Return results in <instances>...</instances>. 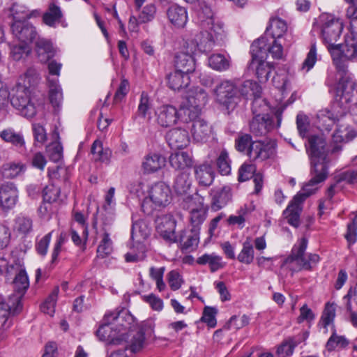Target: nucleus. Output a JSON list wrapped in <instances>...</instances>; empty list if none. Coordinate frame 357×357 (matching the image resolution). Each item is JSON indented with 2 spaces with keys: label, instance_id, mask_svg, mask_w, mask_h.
I'll return each mask as SVG.
<instances>
[{
  "label": "nucleus",
  "instance_id": "864d4df0",
  "mask_svg": "<svg viewBox=\"0 0 357 357\" xmlns=\"http://www.w3.org/2000/svg\"><path fill=\"white\" fill-rule=\"evenodd\" d=\"M342 301L346 310H357V282L354 287L349 289Z\"/></svg>",
  "mask_w": 357,
  "mask_h": 357
},
{
  "label": "nucleus",
  "instance_id": "58836bf2",
  "mask_svg": "<svg viewBox=\"0 0 357 357\" xmlns=\"http://www.w3.org/2000/svg\"><path fill=\"white\" fill-rule=\"evenodd\" d=\"M146 246L143 241L134 242L130 251L125 255L127 262H137L143 260L146 257Z\"/></svg>",
  "mask_w": 357,
  "mask_h": 357
},
{
  "label": "nucleus",
  "instance_id": "338daca9",
  "mask_svg": "<svg viewBox=\"0 0 357 357\" xmlns=\"http://www.w3.org/2000/svg\"><path fill=\"white\" fill-rule=\"evenodd\" d=\"M10 13L13 22L17 20H29L32 15L24 6L17 3H13Z\"/></svg>",
  "mask_w": 357,
  "mask_h": 357
},
{
  "label": "nucleus",
  "instance_id": "473e14b6",
  "mask_svg": "<svg viewBox=\"0 0 357 357\" xmlns=\"http://www.w3.org/2000/svg\"><path fill=\"white\" fill-rule=\"evenodd\" d=\"M170 165L175 169H184L192 165V160L186 152L172 153L169 157Z\"/></svg>",
  "mask_w": 357,
  "mask_h": 357
},
{
  "label": "nucleus",
  "instance_id": "72a5a7b5",
  "mask_svg": "<svg viewBox=\"0 0 357 357\" xmlns=\"http://www.w3.org/2000/svg\"><path fill=\"white\" fill-rule=\"evenodd\" d=\"M197 263L199 265L208 264L212 273L217 271L224 266L222 263V257L217 255L215 253L204 254L197 258Z\"/></svg>",
  "mask_w": 357,
  "mask_h": 357
},
{
  "label": "nucleus",
  "instance_id": "c85d7f7f",
  "mask_svg": "<svg viewBox=\"0 0 357 357\" xmlns=\"http://www.w3.org/2000/svg\"><path fill=\"white\" fill-rule=\"evenodd\" d=\"M167 15L169 21L177 27H183L188 21L186 9L178 5L170 6Z\"/></svg>",
  "mask_w": 357,
  "mask_h": 357
},
{
  "label": "nucleus",
  "instance_id": "393cba45",
  "mask_svg": "<svg viewBox=\"0 0 357 357\" xmlns=\"http://www.w3.org/2000/svg\"><path fill=\"white\" fill-rule=\"evenodd\" d=\"M186 102H184L190 107L202 109L208 101V95L202 88L195 87L188 91Z\"/></svg>",
  "mask_w": 357,
  "mask_h": 357
},
{
  "label": "nucleus",
  "instance_id": "603ef678",
  "mask_svg": "<svg viewBox=\"0 0 357 357\" xmlns=\"http://www.w3.org/2000/svg\"><path fill=\"white\" fill-rule=\"evenodd\" d=\"M216 165L222 175H228L231 172V160L226 149H222L219 153L216 160Z\"/></svg>",
  "mask_w": 357,
  "mask_h": 357
},
{
  "label": "nucleus",
  "instance_id": "b1692460",
  "mask_svg": "<svg viewBox=\"0 0 357 357\" xmlns=\"http://www.w3.org/2000/svg\"><path fill=\"white\" fill-rule=\"evenodd\" d=\"M165 162V158L160 154L151 153L144 157L142 166L145 174H151L162 168Z\"/></svg>",
  "mask_w": 357,
  "mask_h": 357
},
{
  "label": "nucleus",
  "instance_id": "13d9d810",
  "mask_svg": "<svg viewBox=\"0 0 357 357\" xmlns=\"http://www.w3.org/2000/svg\"><path fill=\"white\" fill-rule=\"evenodd\" d=\"M218 312L216 307L209 306L204 307L201 321L206 323L208 327L215 328L217 324L215 316Z\"/></svg>",
  "mask_w": 357,
  "mask_h": 357
},
{
  "label": "nucleus",
  "instance_id": "cd10ccee",
  "mask_svg": "<svg viewBox=\"0 0 357 357\" xmlns=\"http://www.w3.org/2000/svg\"><path fill=\"white\" fill-rule=\"evenodd\" d=\"M191 132L194 140L203 142L208 139L211 133V128L204 119H198L192 123Z\"/></svg>",
  "mask_w": 357,
  "mask_h": 357
},
{
  "label": "nucleus",
  "instance_id": "e433bc0d",
  "mask_svg": "<svg viewBox=\"0 0 357 357\" xmlns=\"http://www.w3.org/2000/svg\"><path fill=\"white\" fill-rule=\"evenodd\" d=\"M153 107V100L149 97L148 93L142 91L139 98V102L137 107V114L143 119L147 118L151 120L150 111Z\"/></svg>",
  "mask_w": 357,
  "mask_h": 357
},
{
  "label": "nucleus",
  "instance_id": "0eeeda50",
  "mask_svg": "<svg viewBox=\"0 0 357 357\" xmlns=\"http://www.w3.org/2000/svg\"><path fill=\"white\" fill-rule=\"evenodd\" d=\"M326 47L331 54L334 64L339 70L344 71L345 70L342 58L357 61V42L355 40L345 39V43L343 45L335 43Z\"/></svg>",
  "mask_w": 357,
  "mask_h": 357
},
{
  "label": "nucleus",
  "instance_id": "bb28decb",
  "mask_svg": "<svg viewBox=\"0 0 357 357\" xmlns=\"http://www.w3.org/2000/svg\"><path fill=\"white\" fill-rule=\"evenodd\" d=\"M35 40L36 51L41 62H46L54 56V47L50 40L40 37H36Z\"/></svg>",
  "mask_w": 357,
  "mask_h": 357
},
{
  "label": "nucleus",
  "instance_id": "c756f323",
  "mask_svg": "<svg viewBox=\"0 0 357 357\" xmlns=\"http://www.w3.org/2000/svg\"><path fill=\"white\" fill-rule=\"evenodd\" d=\"M190 173L186 171H182L177 174L174 179L173 188L177 195H186L190 189L191 180Z\"/></svg>",
  "mask_w": 357,
  "mask_h": 357
},
{
  "label": "nucleus",
  "instance_id": "680f3d73",
  "mask_svg": "<svg viewBox=\"0 0 357 357\" xmlns=\"http://www.w3.org/2000/svg\"><path fill=\"white\" fill-rule=\"evenodd\" d=\"M317 61V52L315 43H312L310 49L307 54L305 59L302 63L301 70L305 72L310 71L314 66Z\"/></svg>",
  "mask_w": 357,
  "mask_h": 357
},
{
  "label": "nucleus",
  "instance_id": "a211bd4d",
  "mask_svg": "<svg viewBox=\"0 0 357 357\" xmlns=\"http://www.w3.org/2000/svg\"><path fill=\"white\" fill-rule=\"evenodd\" d=\"M199 241V225H192L190 229H184L178 235V243L183 251H192L197 248Z\"/></svg>",
  "mask_w": 357,
  "mask_h": 357
},
{
  "label": "nucleus",
  "instance_id": "6e6552de",
  "mask_svg": "<svg viewBox=\"0 0 357 357\" xmlns=\"http://www.w3.org/2000/svg\"><path fill=\"white\" fill-rule=\"evenodd\" d=\"M281 121L282 112L278 111L274 115L254 116L250 122V131L256 137L265 136L274 128H278Z\"/></svg>",
  "mask_w": 357,
  "mask_h": 357
},
{
  "label": "nucleus",
  "instance_id": "ddd939ff",
  "mask_svg": "<svg viewBox=\"0 0 357 357\" xmlns=\"http://www.w3.org/2000/svg\"><path fill=\"white\" fill-rule=\"evenodd\" d=\"M256 47L255 45H252L250 47L252 60L249 64V69L255 72L260 82H266L271 74L273 66L265 61L266 58H261V55L257 52Z\"/></svg>",
  "mask_w": 357,
  "mask_h": 357
},
{
  "label": "nucleus",
  "instance_id": "774afa93",
  "mask_svg": "<svg viewBox=\"0 0 357 357\" xmlns=\"http://www.w3.org/2000/svg\"><path fill=\"white\" fill-rule=\"evenodd\" d=\"M39 75L34 68H29L24 73L23 86H27L29 89L35 86L39 82Z\"/></svg>",
  "mask_w": 357,
  "mask_h": 357
},
{
  "label": "nucleus",
  "instance_id": "4468645a",
  "mask_svg": "<svg viewBox=\"0 0 357 357\" xmlns=\"http://www.w3.org/2000/svg\"><path fill=\"white\" fill-rule=\"evenodd\" d=\"M252 45L257 46V52L261 55V58H267L268 54L275 59H280L282 57V45L278 39H272V41L269 42L266 36H261L255 40Z\"/></svg>",
  "mask_w": 357,
  "mask_h": 357
},
{
  "label": "nucleus",
  "instance_id": "37998d69",
  "mask_svg": "<svg viewBox=\"0 0 357 357\" xmlns=\"http://www.w3.org/2000/svg\"><path fill=\"white\" fill-rule=\"evenodd\" d=\"M208 65L213 70L225 71L230 67V59L222 54H214L208 58Z\"/></svg>",
  "mask_w": 357,
  "mask_h": 357
},
{
  "label": "nucleus",
  "instance_id": "c9c22d12",
  "mask_svg": "<svg viewBox=\"0 0 357 357\" xmlns=\"http://www.w3.org/2000/svg\"><path fill=\"white\" fill-rule=\"evenodd\" d=\"M287 23L279 17H273L270 21V24L266 29V32H270L272 39L280 40L287 31Z\"/></svg>",
  "mask_w": 357,
  "mask_h": 357
},
{
  "label": "nucleus",
  "instance_id": "49530a36",
  "mask_svg": "<svg viewBox=\"0 0 357 357\" xmlns=\"http://www.w3.org/2000/svg\"><path fill=\"white\" fill-rule=\"evenodd\" d=\"M91 153L96 161L107 162L111 157L112 152L109 149H103L102 144L96 140L91 146Z\"/></svg>",
  "mask_w": 357,
  "mask_h": 357
},
{
  "label": "nucleus",
  "instance_id": "a878e982",
  "mask_svg": "<svg viewBox=\"0 0 357 357\" xmlns=\"http://www.w3.org/2000/svg\"><path fill=\"white\" fill-rule=\"evenodd\" d=\"M168 86L174 91H181L187 88L190 83V79L188 75L175 70L170 73L167 77Z\"/></svg>",
  "mask_w": 357,
  "mask_h": 357
},
{
  "label": "nucleus",
  "instance_id": "bf43d9fd",
  "mask_svg": "<svg viewBox=\"0 0 357 357\" xmlns=\"http://www.w3.org/2000/svg\"><path fill=\"white\" fill-rule=\"evenodd\" d=\"M349 344V341L344 336L337 335L334 330L328 340L326 347L328 351H333L337 347H345Z\"/></svg>",
  "mask_w": 357,
  "mask_h": 357
},
{
  "label": "nucleus",
  "instance_id": "09e8293b",
  "mask_svg": "<svg viewBox=\"0 0 357 357\" xmlns=\"http://www.w3.org/2000/svg\"><path fill=\"white\" fill-rule=\"evenodd\" d=\"M25 170V165L22 162H9L4 164L2 167L1 174L4 177L13 178Z\"/></svg>",
  "mask_w": 357,
  "mask_h": 357
},
{
  "label": "nucleus",
  "instance_id": "f03ea898",
  "mask_svg": "<svg viewBox=\"0 0 357 357\" xmlns=\"http://www.w3.org/2000/svg\"><path fill=\"white\" fill-rule=\"evenodd\" d=\"M349 112L357 124V82L341 78L335 87L331 110H323L317 114V126L321 130L330 131Z\"/></svg>",
  "mask_w": 357,
  "mask_h": 357
},
{
  "label": "nucleus",
  "instance_id": "5701e85b",
  "mask_svg": "<svg viewBox=\"0 0 357 357\" xmlns=\"http://www.w3.org/2000/svg\"><path fill=\"white\" fill-rule=\"evenodd\" d=\"M211 195L212 197L211 208L214 211H218L224 207L231 198L230 188L227 186L213 189Z\"/></svg>",
  "mask_w": 357,
  "mask_h": 357
},
{
  "label": "nucleus",
  "instance_id": "4be33fe9",
  "mask_svg": "<svg viewBox=\"0 0 357 357\" xmlns=\"http://www.w3.org/2000/svg\"><path fill=\"white\" fill-rule=\"evenodd\" d=\"M194 169L196 179L199 185L209 186L212 184L214 180L215 172L211 164L204 162L195 166Z\"/></svg>",
  "mask_w": 357,
  "mask_h": 357
},
{
  "label": "nucleus",
  "instance_id": "f257e3e1",
  "mask_svg": "<svg viewBox=\"0 0 357 357\" xmlns=\"http://www.w3.org/2000/svg\"><path fill=\"white\" fill-rule=\"evenodd\" d=\"M306 151L310 161L311 178L303 184L301 190L294 197L283 211V216L287 223H296L298 221L303 202L317 191L319 184L324 182L328 175L330 159L324 137L318 135H310L306 145Z\"/></svg>",
  "mask_w": 357,
  "mask_h": 357
},
{
  "label": "nucleus",
  "instance_id": "0e129e2a",
  "mask_svg": "<svg viewBox=\"0 0 357 357\" xmlns=\"http://www.w3.org/2000/svg\"><path fill=\"white\" fill-rule=\"evenodd\" d=\"M256 167L252 163L244 162L238 169V181H245L256 174Z\"/></svg>",
  "mask_w": 357,
  "mask_h": 357
},
{
  "label": "nucleus",
  "instance_id": "a18cd8bd",
  "mask_svg": "<svg viewBox=\"0 0 357 357\" xmlns=\"http://www.w3.org/2000/svg\"><path fill=\"white\" fill-rule=\"evenodd\" d=\"M145 332V326L140 327L139 331L132 336L129 344L126 346V349H129L132 353L141 351L144 345Z\"/></svg>",
  "mask_w": 357,
  "mask_h": 357
},
{
  "label": "nucleus",
  "instance_id": "e2e57ef3",
  "mask_svg": "<svg viewBox=\"0 0 357 357\" xmlns=\"http://www.w3.org/2000/svg\"><path fill=\"white\" fill-rule=\"evenodd\" d=\"M269 105L265 99L255 97L252 101V111L254 116L268 114Z\"/></svg>",
  "mask_w": 357,
  "mask_h": 357
},
{
  "label": "nucleus",
  "instance_id": "9d476101",
  "mask_svg": "<svg viewBox=\"0 0 357 357\" xmlns=\"http://www.w3.org/2000/svg\"><path fill=\"white\" fill-rule=\"evenodd\" d=\"M200 26L204 29L201 32L202 38L197 43V47L202 52H209L214 45V40L212 32L214 31L213 19L211 10L205 7L202 12L199 14Z\"/></svg>",
  "mask_w": 357,
  "mask_h": 357
},
{
  "label": "nucleus",
  "instance_id": "c03bdc74",
  "mask_svg": "<svg viewBox=\"0 0 357 357\" xmlns=\"http://www.w3.org/2000/svg\"><path fill=\"white\" fill-rule=\"evenodd\" d=\"M254 211V206L252 204L248 206L245 205L243 208H241L237 215H230L227 219V222L229 224L231 223H244L245 222L253 221L251 218L252 213Z\"/></svg>",
  "mask_w": 357,
  "mask_h": 357
},
{
  "label": "nucleus",
  "instance_id": "39448f33",
  "mask_svg": "<svg viewBox=\"0 0 357 357\" xmlns=\"http://www.w3.org/2000/svg\"><path fill=\"white\" fill-rule=\"evenodd\" d=\"M308 240L305 236L298 239L294 245L291 255L287 257L282 263L281 268H284L294 261H296L301 269L311 271L313 266L319 261V256L317 254L310 253L307 258L305 252L307 249Z\"/></svg>",
  "mask_w": 357,
  "mask_h": 357
},
{
  "label": "nucleus",
  "instance_id": "7ed1b4c3",
  "mask_svg": "<svg viewBox=\"0 0 357 357\" xmlns=\"http://www.w3.org/2000/svg\"><path fill=\"white\" fill-rule=\"evenodd\" d=\"M13 293L6 302L1 301V318H4L1 328H8L12 325L10 317L19 314L22 310V299L29 287V280L24 268L19 264L8 265L6 270V280L12 279Z\"/></svg>",
  "mask_w": 357,
  "mask_h": 357
},
{
  "label": "nucleus",
  "instance_id": "423d86ee",
  "mask_svg": "<svg viewBox=\"0 0 357 357\" xmlns=\"http://www.w3.org/2000/svg\"><path fill=\"white\" fill-rule=\"evenodd\" d=\"M31 89L22 84H18L15 89L13 90L10 100H6V107L8 103L20 111L22 116L26 118H32L36 114V107L31 98Z\"/></svg>",
  "mask_w": 357,
  "mask_h": 357
},
{
  "label": "nucleus",
  "instance_id": "4d7b16f0",
  "mask_svg": "<svg viewBox=\"0 0 357 357\" xmlns=\"http://www.w3.org/2000/svg\"><path fill=\"white\" fill-rule=\"evenodd\" d=\"M58 292L59 288L56 287L41 305L40 308L43 313L53 316L54 313V307L56 303Z\"/></svg>",
  "mask_w": 357,
  "mask_h": 357
},
{
  "label": "nucleus",
  "instance_id": "f3484780",
  "mask_svg": "<svg viewBox=\"0 0 357 357\" xmlns=\"http://www.w3.org/2000/svg\"><path fill=\"white\" fill-rule=\"evenodd\" d=\"M150 201L156 206H166L172 200V192L169 187L163 182L152 185L149 190Z\"/></svg>",
  "mask_w": 357,
  "mask_h": 357
},
{
  "label": "nucleus",
  "instance_id": "4c0bfd02",
  "mask_svg": "<svg viewBox=\"0 0 357 357\" xmlns=\"http://www.w3.org/2000/svg\"><path fill=\"white\" fill-rule=\"evenodd\" d=\"M128 318V319H132L131 315H130L126 311H120V312H110L106 313L104 316L103 321L107 324H111L113 321H116L118 324L121 326V329L123 331H127L129 328V324L123 323V321Z\"/></svg>",
  "mask_w": 357,
  "mask_h": 357
},
{
  "label": "nucleus",
  "instance_id": "9b49d317",
  "mask_svg": "<svg viewBox=\"0 0 357 357\" xmlns=\"http://www.w3.org/2000/svg\"><path fill=\"white\" fill-rule=\"evenodd\" d=\"M236 87L234 80L218 82L213 90L216 101L227 109H233L238 103Z\"/></svg>",
  "mask_w": 357,
  "mask_h": 357
},
{
  "label": "nucleus",
  "instance_id": "de8ad7c7",
  "mask_svg": "<svg viewBox=\"0 0 357 357\" xmlns=\"http://www.w3.org/2000/svg\"><path fill=\"white\" fill-rule=\"evenodd\" d=\"M49 98L50 103L55 109H59L63 100L61 88L56 83V82L51 81L50 79H49Z\"/></svg>",
  "mask_w": 357,
  "mask_h": 357
},
{
  "label": "nucleus",
  "instance_id": "2eb2a0df",
  "mask_svg": "<svg viewBox=\"0 0 357 357\" xmlns=\"http://www.w3.org/2000/svg\"><path fill=\"white\" fill-rule=\"evenodd\" d=\"M155 121L160 127L168 128L176 124L179 119V112L172 105H162L154 111Z\"/></svg>",
  "mask_w": 357,
  "mask_h": 357
},
{
  "label": "nucleus",
  "instance_id": "2f4dec72",
  "mask_svg": "<svg viewBox=\"0 0 357 357\" xmlns=\"http://www.w3.org/2000/svg\"><path fill=\"white\" fill-rule=\"evenodd\" d=\"M63 13L60 7L54 3L49 5L48 9L43 15V22L51 27H55L56 24L60 22Z\"/></svg>",
  "mask_w": 357,
  "mask_h": 357
},
{
  "label": "nucleus",
  "instance_id": "ea45409f",
  "mask_svg": "<svg viewBox=\"0 0 357 357\" xmlns=\"http://www.w3.org/2000/svg\"><path fill=\"white\" fill-rule=\"evenodd\" d=\"M234 82H235V85L236 86V91L237 93L238 102L240 100L241 96H247L250 92H252V94H255V90H257L259 88L257 84L251 80H234Z\"/></svg>",
  "mask_w": 357,
  "mask_h": 357
},
{
  "label": "nucleus",
  "instance_id": "6ab92c4d",
  "mask_svg": "<svg viewBox=\"0 0 357 357\" xmlns=\"http://www.w3.org/2000/svg\"><path fill=\"white\" fill-rule=\"evenodd\" d=\"M357 137V131L349 126H338L332 136L333 143L335 144L331 152L333 153H338L342 150L340 143H347Z\"/></svg>",
  "mask_w": 357,
  "mask_h": 357
},
{
  "label": "nucleus",
  "instance_id": "dca6fc26",
  "mask_svg": "<svg viewBox=\"0 0 357 357\" xmlns=\"http://www.w3.org/2000/svg\"><path fill=\"white\" fill-rule=\"evenodd\" d=\"M97 336L100 340L107 341L110 344H120L123 342H126L128 335L126 331L123 329H114L110 324L104 322L96 331Z\"/></svg>",
  "mask_w": 357,
  "mask_h": 357
},
{
  "label": "nucleus",
  "instance_id": "20e7f679",
  "mask_svg": "<svg viewBox=\"0 0 357 357\" xmlns=\"http://www.w3.org/2000/svg\"><path fill=\"white\" fill-rule=\"evenodd\" d=\"M236 149L245 153L251 161H264L275 153L273 144L264 143L261 141L252 142V137L248 134L239 136L235 140Z\"/></svg>",
  "mask_w": 357,
  "mask_h": 357
},
{
  "label": "nucleus",
  "instance_id": "6e6d98bb",
  "mask_svg": "<svg viewBox=\"0 0 357 357\" xmlns=\"http://www.w3.org/2000/svg\"><path fill=\"white\" fill-rule=\"evenodd\" d=\"M61 190L60 188L53 183L45 186L43 191V201L45 203L51 204L57 201Z\"/></svg>",
  "mask_w": 357,
  "mask_h": 357
},
{
  "label": "nucleus",
  "instance_id": "3c124183",
  "mask_svg": "<svg viewBox=\"0 0 357 357\" xmlns=\"http://www.w3.org/2000/svg\"><path fill=\"white\" fill-rule=\"evenodd\" d=\"M149 225H132L131 238L133 242L144 241L151 234Z\"/></svg>",
  "mask_w": 357,
  "mask_h": 357
},
{
  "label": "nucleus",
  "instance_id": "052dcab7",
  "mask_svg": "<svg viewBox=\"0 0 357 357\" xmlns=\"http://www.w3.org/2000/svg\"><path fill=\"white\" fill-rule=\"evenodd\" d=\"M46 152L50 160L55 162H59L63 157V147L58 142L49 144L46 148Z\"/></svg>",
  "mask_w": 357,
  "mask_h": 357
},
{
  "label": "nucleus",
  "instance_id": "412c9836",
  "mask_svg": "<svg viewBox=\"0 0 357 357\" xmlns=\"http://www.w3.org/2000/svg\"><path fill=\"white\" fill-rule=\"evenodd\" d=\"M192 48L190 52H181L175 56V68L176 70L189 75L195 69V59L192 55Z\"/></svg>",
  "mask_w": 357,
  "mask_h": 357
},
{
  "label": "nucleus",
  "instance_id": "79ce46f5",
  "mask_svg": "<svg viewBox=\"0 0 357 357\" xmlns=\"http://www.w3.org/2000/svg\"><path fill=\"white\" fill-rule=\"evenodd\" d=\"M202 109L190 107L185 103L182 104L180 107L179 119L182 118L184 122L188 123V121L192 122L201 119L199 115L201 114Z\"/></svg>",
  "mask_w": 357,
  "mask_h": 357
},
{
  "label": "nucleus",
  "instance_id": "1a4fd4ad",
  "mask_svg": "<svg viewBox=\"0 0 357 357\" xmlns=\"http://www.w3.org/2000/svg\"><path fill=\"white\" fill-rule=\"evenodd\" d=\"M321 27V37L326 45H332L337 43L340 38L343 23L341 20L331 15H322Z\"/></svg>",
  "mask_w": 357,
  "mask_h": 357
},
{
  "label": "nucleus",
  "instance_id": "5fc2aeb1",
  "mask_svg": "<svg viewBox=\"0 0 357 357\" xmlns=\"http://www.w3.org/2000/svg\"><path fill=\"white\" fill-rule=\"evenodd\" d=\"M112 251V241L107 232L103 234L102 238L97 248V255L98 257L105 258Z\"/></svg>",
  "mask_w": 357,
  "mask_h": 357
},
{
  "label": "nucleus",
  "instance_id": "69168bd1",
  "mask_svg": "<svg viewBox=\"0 0 357 357\" xmlns=\"http://www.w3.org/2000/svg\"><path fill=\"white\" fill-rule=\"evenodd\" d=\"M31 52V48L28 43L13 45L10 50V55L15 61H19L27 56Z\"/></svg>",
  "mask_w": 357,
  "mask_h": 357
},
{
  "label": "nucleus",
  "instance_id": "aec40b11",
  "mask_svg": "<svg viewBox=\"0 0 357 357\" xmlns=\"http://www.w3.org/2000/svg\"><path fill=\"white\" fill-rule=\"evenodd\" d=\"M165 137L168 145L172 149H182L190 144V136L185 129H172L167 132Z\"/></svg>",
  "mask_w": 357,
  "mask_h": 357
},
{
  "label": "nucleus",
  "instance_id": "8fccbe9b",
  "mask_svg": "<svg viewBox=\"0 0 357 357\" xmlns=\"http://www.w3.org/2000/svg\"><path fill=\"white\" fill-rule=\"evenodd\" d=\"M255 258V250L252 244L246 241L243 243V248L236 259L241 263L249 265L252 263Z\"/></svg>",
  "mask_w": 357,
  "mask_h": 357
},
{
  "label": "nucleus",
  "instance_id": "f704fd0d",
  "mask_svg": "<svg viewBox=\"0 0 357 357\" xmlns=\"http://www.w3.org/2000/svg\"><path fill=\"white\" fill-rule=\"evenodd\" d=\"M114 192L115 188L111 187L107 191L105 197V204L102 206V210L105 212L103 215L105 221L114 220Z\"/></svg>",
  "mask_w": 357,
  "mask_h": 357
},
{
  "label": "nucleus",
  "instance_id": "f8f14e48",
  "mask_svg": "<svg viewBox=\"0 0 357 357\" xmlns=\"http://www.w3.org/2000/svg\"><path fill=\"white\" fill-rule=\"evenodd\" d=\"M10 29L14 38L22 43H31L38 36L36 27L28 20L13 22Z\"/></svg>",
  "mask_w": 357,
  "mask_h": 357
},
{
  "label": "nucleus",
  "instance_id": "7c9ffc66",
  "mask_svg": "<svg viewBox=\"0 0 357 357\" xmlns=\"http://www.w3.org/2000/svg\"><path fill=\"white\" fill-rule=\"evenodd\" d=\"M1 139L12 144L19 149L20 152L25 150V141L23 135L12 128H7L1 131Z\"/></svg>",
  "mask_w": 357,
  "mask_h": 357
},
{
  "label": "nucleus",
  "instance_id": "a19ab883",
  "mask_svg": "<svg viewBox=\"0 0 357 357\" xmlns=\"http://www.w3.org/2000/svg\"><path fill=\"white\" fill-rule=\"evenodd\" d=\"M175 226L176 225H157L155 229L158 235L167 243H178Z\"/></svg>",
  "mask_w": 357,
  "mask_h": 357
}]
</instances>
